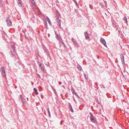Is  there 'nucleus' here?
<instances>
[{
    "label": "nucleus",
    "mask_w": 129,
    "mask_h": 129,
    "mask_svg": "<svg viewBox=\"0 0 129 129\" xmlns=\"http://www.w3.org/2000/svg\"><path fill=\"white\" fill-rule=\"evenodd\" d=\"M11 56L13 57H15V54L16 51L15 49V46L14 45L11 46Z\"/></svg>",
    "instance_id": "nucleus-1"
},
{
    "label": "nucleus",
    "mask_w": 129,
    "mask_h": 129,
    "mask_svg": "<svg viewBox=\"0 0 129 129\" xmlns=\"http://www.w3.org/2000/svg\"><path fill=\"white\" fill-rule=\"evenodd\" d=\"M89 114L90 116L89 118L91 121L93 123H95L96 122V118L93 116L91 113L89 112Z\"/></svg>",
    "instance_id": "nucleus-2"
},
{
    "label": "nucleus",
    "mask_w": 129,
    "mask_h": 129,
    "mask_svg": "<svg viewBox=\"0 0 129 129\" xmlns=\"http://www.w3.org/2000/svg\"><path fill=\"white\" fill-rule=\"evenodd\" d=\"M0 71L3 77L4 78H6L5 71L4 67H1L0 69Z\"/></svg>",
    "instance_id": "nucleus-3"
},
{
    "label": "nucleus",
    "mask_w": 129,
    "mask_h": 129,
    "mask_svg": "<svg viewBox=\"0 0 129 129\" xmlns=\"http://www.w3.org/2000/svg\"><path fill=\"white\" fill-rule=\"evenodd\" d=\"M6 21L8 26L10 27L12 26V22L9 17H7L6 18Z\"/></svg>",
    "instance_id": "nucleus-4"
},
{
    "label": "nucleus",
    "mask_w": 129,
    "mask_h": 129,
    "mask_svg": "<svg viewBox=\"0 0 129 129\" xmlns=\"http://www.w3.org/2000/svg\"><path fill=\"white\" fill-rule=\"evenodd\" d=\"M43 50H44V52L48 56L50 57V54L48 52V50L44 46H43Z\"/></svg>",
    "instance_id": "nucleus-5"
},
{
    "label": "nucleus",
    "mask_w": 129,
    "mask_h": 129,
    "mask_svg": "<svg viewBox=\"0 0 129 129\" xmlns=\"http://www.w3.org/2000/svg\"><path fill=\"white\" fill-rule=\"evenodd\" d=\"M56 20L57 22V24L58 25V26L61 28V20L59 19L58 16L56 17Z\"/></svg>",
    "instance_id": "nucleus-6"
},
{
    "label": "nucleus",
    "mask_w": 129,
    "mask_h": 129,
    "mask_svg": "<svg viewBox=\"0 0 129 129\" xmlns=\"http://www.w3.org/2000/svg\"><path fill=\"white\" fill-rule=\"evenodd\" d=\"M100 41L101 43L103 44L105 46L107 47L106 42L104 39L101 38L100 40Z\"/></svg>",
    "instance_id": "nucleus-7"
},
{
    "label": "nucleus",
    "mask_w": 129,
    "mask_h": 129,
    "mask_svg": "<svg viewBox=\"0 0 129 129\" xmlns=\"http://www.w3.org/2000/svg\"><path fill=\"white\" fill-rule=\"evenodd\" d=\"M84 35L85 38V39L88 40L90 39L89 37V34L87 31L85 32L84 33Z\"/></svg>",
    "instance_id": "nucleus-8"
},
{
    "label": "nucleus",
    "mask_w": 129,
    "mask_h": 129,
    "mask_svg": "<svg viewBox=\"0 0 129 129\" xmlns=\"http://www.w3.org/2000/svg\"><path fill=\"white\" fill-rule=\"evenodd\" d=\"M120 57L122 61V64H125L124 57L122 54L120 55Z\"/></svg>",
    "instance_id": "nucleus-9"
},
{
    "label": "nucleus",
    "mask_w": 129,
    "mask_h": 129,
    "mask_svg": "<svg viewBox=\"0 0 129 129\" xmlns=\"http://www.w3.org/2000/svg\"><path fill=\"white\" fill-rule=\"evenodd\" d=\"M17 3L19 7H21L22 6V2L21 0H17Z\"/></svg>",
    "instance_id": "nucleus-10"
},
{
    "label": "nucleus",
    "mask_w": 129,
    "mask_h": 129,
    "mask_svg": "<svg viewBox=\"0 0 129 129\" xmlns=\"http://www.w3.org/2000/svg\"><path fill=\"white\" fill-rule=\"evenodd\" d=\"M56 38L59 41V42H60L61 41H62V39L61 38L60 35H57L56 36Z\"/></svg>",
    "instance_id": "nucleus-11"
},
{
    "label": "nucleus",
    "mask_w": 129,
    "mask_h": 129,
    "mask_svg": "<svg viewBox=\"0 0 129 129\" xmlns=\"http://www.w3.org/2000/svg\"><path fill=\"white\" fill-rule=\"evenodd\" d=\"M34 92L35 93L36 95H38V93L37 91V88H34Z\"/></svg>",
    "instance_id": "nucleus-12"
},
{
    "label": "nucleus",
    "mask_w": 129,
    "mask_h": 129,
    "mask_svg": "<svg viewBox=\"0 0 129 129\" xmlns=\"http://www.w3.org/2000/svg\"><path fill=\"white\" fill-rule=\"evenodd\" d=\"M77 67L79 70L81 71L82 70V68L81 66L78 64L77 65Z\"/></svg>",
    "instance_id": "nucleus-13"
},
{
    "label": "nucleus",
    "mask_w": 129,
    "mask_h": 129,
    "mask_svg": "<svg viewBox=\"0 0 129 129\" xmlns=\"http://www.w3.org/2000/svg\"><path fill=\"white\" fill-rule=\"evenodd\" d=\"M30 2L34 6L36 4V3L35 2L34 0H30Z\"/></svg>",
    "instance_id": "nucleus-14"
},
{
    "label": "nucleus",
    "mask_w": 129,
    "mask_h": 129,
    "mask_svg": "<svg viewBox=\"0 0 129 129\" xmlns=\"http://www.w3.org/2000/svg\"><path fill=\"white\" fill-rule=\"evenodd\" d=\"M74 1L75 3L76 4V7L78 8H79V5L78 4L77 2V1H76V0H74Z\"/></svg>",
    "instance_id": "nucleus-15"
},
{
    "label": "nucleus",
    "mask_w": 129,
    "mask_h": 129,
    "mask_svg": "<svg viewBox=\"0 0 129 129\" xmlns=\"http://www.w3.org/2000/svg\"><path fill=\"white\" fill-rule=\"evenodd\" d=\"M47 20L48 21V22L49 23L51 26V24L50 22V20L49 19V17H47Z\"/></svg>",
    "instance_id": "nucleus-16"
},
{
    "label": "nucleus",
    "mask_w": 129,
    "mask_h": 129,
    "mask_svg": "<svg viewBox=\"0 0 129 129\" xmlns=\"http://www.w3.org/2000/svg\"><path fill=\"white\" fill-rule=\"evenodd\" d=\"M47 112H48V114L49 116L50 117L51 116L50 113V111L49 110V108H47Z\"/></svg>",
    "instance_id": "nucleus-17"
},
{
    "label": "nucleus",
    "mask_w": 129,
    "mask_h": 129,
    "mask_svg": "<svg viewBox=\"0 0 129 129\" xmlns=\"http://www.w3.org/2000/svg\"><path fill=\"white\" fill-rule=\"evenodd\" d=\"M72 90L71 91L73 94H75L76 93L74 89L73 88H71Z\"/></svg>",
    "instance_id": "nucleus-18"
},
{
    "label": "nucleus",
    "mask_w": 129,
    "mask_h": 129,
    "mask_svg": "<svg viewBox=\"0 0 129 129\" xmlns=\"http://www.w3.org/2000/svg\"><path fill=\"white\" fill-rule=\"evenodd\" d=\"M40 68L42 70V72L44 73V68L43 66L42 67H40Z\"/></svg>",
    "instance_id": "nucleus-19"
},
{
    "label": "nucleus",
    "mask_w": 129,
    "mask_h": 129,
    "mask_svg": "<svg viewBox=\"0 0 129 129\" xmlns=\"http://www.w3.org/2000/svg\"><path fill=\"white\" fill-rule=\"evenodd\" d=\"M100 86L102 88H105V87L103 84H100Z\"/></svg>",
    "instance_id": "nucleus-20"
},
{
    "label": "nucleus",
    "mask_w": 129,
    "mask_h": 129,
    "mask_svg": "<svg viewBox=\"0 0 129 129\" xmlns=\"http://www.w3.org/2000/svg\"><path fill=\"white\" fill-rule=\"evenodd\" d=\"M69 108L70 111L72 112H74L72 106L69 107Z\"/></svg>",
    "instance_id": "nucleus-21"
},
{
    "label": "nucleus",
    "mask_w": 129,
    "mask_h": 129,
    "mask_svg": "<svg viewBox=\"0 0 129 129\" xmlns=\"http://www.w3.org/2000/svg\"><path fill=\"white\" fill-rule=\"evenodd\" d=\"M2 1L1 0H0V7H2L3 6V4L2 3Z\"/></svg>",
    "instance_id": "nucleus-22"
},
{
    "label": "nucleus",
    "mask_w": 129,
    "mask_h": 129,
    "mask_svg": "<svg viewBox=\"0 0 129 129\" xmlns=\"http://www.w3.org/2000/svg\"><path fill=\"white\" fill-rule=\"evenodd\" d=\"M84 77L86 79H87L88 78V76H86V74L85 73H84Z\"/></svg>",
    "instance_id": "nucleus-23"
},
{
    "label": "nucleus",
    "mask_w": 129,
    "mask_h": 129,
    "mask_svg": "<svg viewBox=\"0 0 129 129\" xmlns=\"http://www.w3.org/2000/svg\"><path fill=\"white\" fill-rule=\"evenodd\" d=\"M21 100L22 101V103L23 104H26V101H24L23 99H22Z\"/></svg>",
    "instance_id": "nucleus-24"
},
{
    "label": "nucleus",
    "mask_w": 129,
    "mask_h": 129,
    "mask_svg": "<svg viewBox=\"0 0 129 129\" xmlns=\"http://www.w3.org/2000/svg\"><path fill=\"white\" fill-rule=\"evenodd\" d=\"M124 20L125 21V23H127V18H126L125 17H124Z\"/></svg>",
    "instance_id": "nucleus-25"
},
{
    "label": "nucleus",
    "mask_w": 129,
    "mask_h": 129,
    "mask_svg": "<svg viewBox=\"0 0 129 129\" xmlns=\"http://www.w3.org/2000/svg\"><path fill=\"white\" fill-rule=\"evenodd\" d=\"M75 47L77 48L79 47V46L78 44V43H77L74 45Z\"/></svg>",
    "instance_id": "nucleus-26"
},
{
    "label": "nucleus",
    "mask_w": 129,
    "mask_h": 129,
    "mask_svg": "<svg viewBox=\"0 0 129 129\" xmlns=\"http://www.w3.org/2000/svg\"><path fill=\"white\" fill-rule=\"evenodd\" d=\"M44 24L45 25H47V22L46 20H44Z\"/></svg>",
    "instance_id": "nucleus-27"
},
{
    "label": "nucleus",
    "mask_w": 129,
    "mask_h": 129,
    "mask_svg": "<svg viewBox=\"0 0 129 129\" xmlns=\"http://www.w3.org/2000/svg\"><path fill=\"white\" fill-rule=\"evenodd\" d=\"M38 63H39V66L40 67H43V66H42V64L40 62H38Z\"/></svg>",
    "instance_id": "nucleus-28"
},
{
    "label": "nucleus",
    "mask_w": 129,
    "mask_h": 129,
    "mask_svg": "<svg viewBox=\"0 0 129 129\" xmlns=\"http://www.w3.org/2000/svg\"><path fill=\"white\" fill-rule=\"evenodd\" d=\"M15 61L17 62H16L17 63V62H18V61H19V59L17 58V59H15Z\"/></svg>",
    "instance_id": "nucleus-29"
},
{
    "label": "nucleus",
    "mask_w": 129,
    "mask_h": 129,
    "mask_svg": "<svg viewBox=\"0 0 129 129\" xmlns=\"http://www.w3.org/2000/svg\"><path fill=\"white\" fill-rule=\"evenodd\" d=\"M75 95H76L79 98H80V97H79V96L78 95H77V94L76 93L75 94Z\"/></svg>",
    "instance_id": "nucleus-30"
},
{
    "label": "nucleus",
    "mask_w": 129,
    "mask_h": 129,
    "mask_svg": "<svg viewBox=\"0 0 129 129\" xmlns=\"http://www.w3.org/2000/svg\"><path fill=\"white\" fill-rule=\"evenodd\" d=\"M19 96H20L19 98L21 99V100L22 99H23L22 95H19Z\"/></svg>",
    "instance_id": "nucleus-31"
},
{
    "label": "nucleus",
    "mask_w": 129,
    "mask_h": 129,
    "mask_svg": "<svg viewBox=\"0 0 129 129\" xmlns=\"http://www.w3.org/2000/svg\"><path fill=\"white\" fill-rule=\"evenodd\" d=\"M73 44H74V45L75 44L77 43L75 40L74 41H73Z\"/></svg>",
    "instance_id": "nucleus-32"
},
{
    "label": "nucleus",
    "mask_w": 129,
    "mask_h": 129,
    "mask_svg": "<svg viewBox=\"0 0 129 129\" xmlns=\"http://www.w3.org/2000/svg\"><path fill=\"white\" fill-rule=\"evenodd\" d=\"M61 41H62V43L63 44V45H64V47H66V46H65V45L64 44V43L63 42V41L62 40Z\"/></svg>",
    "instance_id": "nucleus-33"
},
{
    "label": "nucleus",
    "mask_w": 129,
    "mask_h": 129,
    "mask_svg": "<svg viewBox=\"0 0 129 129\" xmlns=\"http://www.w3.org/2000/svg\"><path fill=\"white\" fill-rule=\"evenodd\" d=\"M68 104L69 107L72 106L71 104L70 103H69Z\"/></svg>",
    "instance_id": "nucleus-34"
},
{
    "label": "nucleus",
    "mask_w": 129,
    "mask_h": 129,
    "mask_svg": "<svg viewBox=\"0 0 129 129\" xmlns=\"http://www.w3.org/2000/svg\"><path fill=\"white\" fill-rule=\"evenodd\" d=\"M55 34L56 35V36H57V35H58L57 34V32L55 31Z\"/></svg>",
    "instance_id": "nucleus-35"
},
{
    "label": "nucleus",
    "mask_w": 129,
    "mask_h": 129,
    "mask_svg": "<svg viewBox=\"0 0 129 129\" xmlns=\"http://www.w3.org/2000/svg\"><path fill=\"white\" fill-rule=\"evenodd\" d=\"M71 40L73 42V41H74L75 40H74V39L73 38H72L71 39Z\"/></svg>",
    "instance_id": "nucleus-36"
},
{
    "label": "nucleus",
    "mask_w": 129,
    "mask_h": 129,
    "mask_svg": "<svg viewBox=\"0 0 129 129\" xmlns=\"http://www.w3.org/2000/svg\"><path fill=\"white\" fill-rule=\"evenodd\" d=\"M37 75L39 77L40 79H41V76H40V75H39V74H37Z\"/></svg>",
    "instance_id": "nucleus-37"
},
{
    "label": "nucleus",
    "mask_w": 129,
    "mask_h": 129,
    "mask_svg": "<svg viewBox=\"0 0 129 129\" xmlns=\"http://www.w3.org/2000/svg\"><path fill=\"white\" fill-rule=\"evenodd\" d=\"M73 99H74V101L75 102V103H76V100H75V99L73 97Z\"/></svg>",
    "instance_id": "nucleus-38"
},
{
    "label": "nucleus",
    "mask_w": 129,
    "mask_h": 129,
    "mask_svg": "<svg viewBox=\"0 0 129 129\" xmlns=\"http://www.w3.org/2000/svg\"><path fill=\"white\" fill-rule=\"evenodd\" d=\"M59 84H61V82L60 81H59Z\"/></svg>",
    "instance_id": "nucleus-39"
},
{
    "label": "nucleus",
    "mask_w": 129,
    "mask_h": 129,
    "mask_svg": "<svg viewBox=\"0 0 129 129\" xmlns=\"http://www.w3.org/2000/svg\"><path fill=\"white\" fill-rule=\"evenodd\" d=\"M41 97L42 99L43 98V97L42 95H41Z\"/></svg>",
    "instance_id": "nucleus-40"
},
{
    "label": "nucleus",
    "mask_w": 129,
    "mask_h": 129,
    "mask_svg": "<svg viewBox=\"0 0 129 129\" xmlns=\"http://www.w3.org/2000/svg\"><path fill=\"white\" fill-rule=\"evenodd\" d=\"M63 121L62 120H61V122H60V124H62V122H63Z\"/></svg>",
    "instance_id": "nucleus-41"
},
{
    "label": "nucleus",
    "mask_w": 129,
    "mask_h": 129,
    "mask_svg": "<svg viewBox=\"0 0 129 129\" xmlns=\"http://www.w3.org/2000/svg\"><path fill=\"white\" fill-rule=\"evenodd\" d=\"M27 101H28V98H27Z\"/></svg>",
    "instance_id": "nucleus-42"
},
{
    "label": "nucleus",
    "mask_w": 129,
    "mask_h": 129,
    "mask_svg": "<svg viewBox=\"0 0 129 129\" xmlns=\"http://www.w3.org/2000/svg\"><path fill=\"white\" fill-rule=\"evenodd\" d=\"M48 37H49L50 35H49V34H48Z\"/></svg>",
    "instance_id": "nucleus-43"
},
{
    "label": "nucleus",
    "mask_w": 129,
    "mask_h": 129,
    "mask_svg": "<svg viewBox=\"0 0 129 129\" xmlns=\"http://www.w3.org/2000/svg\"><path fill=\"white\" fill-rule=\"evenodd\" d=\"M1 53L2 54H3V53L2 52H1Z\"/></svg>",
    "instance_id": "nucleus-44"
},
{
    "label": "nucleus",
    "mask_w": 129,
    "mask_h": 129,
    "mask_svg": "<svg viewBox=\"0 0 129 129\" xmlns=\"http://www.w3.org/2000/svg\"><path fill=\"white\" fill-rule=\"evenodd\" d=\"M97 57H98V58H99V57L98 56H97Z\"/></svg>",
    "instance_id": "nucleus-45"
},
{
    "label": "nucleus",
    "mask_w": 129,
    "mask_h": 129,
    "mask_svg": "<svg viewBox=\"0 0 129 129\" xmlns=\"http://www.w3.org/2000/svg\"><path fill=\"white\" fill-rule=\"evenodd\" d=\"M57 1V0H56Z\"/></svg>",
    "instance_id": "nucleus-46"
}]
</instances>
